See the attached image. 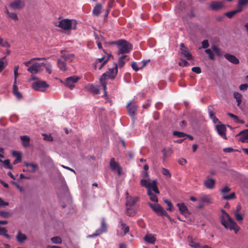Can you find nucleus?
<instances>
[{
  "label": "nucleus",
  "mask_w": 248,
  "mask_h": 248,
  "mask_svg": "<svg viewBox=\"0 0 248 248\" xmlns=\"http://www.w3.org/2000/svg\"><path fill=\"white\" fill-rule=\"evenodd\" d=\"M221 212L220 220L222 225L226 229L234 230L236 233L239 231L240 227L224 210L222 209Z\"/></svg>",
  "instance_id": "obj_1"
},
{
  "label": "nucleus",
  "mask_w": 248,
  "mask_h": 248,
  "mask_svg": "<svg viewBox=\"0 0 248 248\" xmlns=\"http://www.w3.org/2000/svg\"><path fill=\"white\" fill-rule=\"evenodd\" d=\"M112 44L117 46L118 50L117 53L118 55L128 53L132 49V44L124 39H120L117 41L113 42Z\"/></svg>",
  "instance_id": "obj_2"
},
{
  "label": "nucleus",
  "mask_w": 248,
  "mask_h": 248,
  "mask_svg": "<svg viewBox=\"0 0 248 248\" xmlns=\"http://www.w3.org/2000/svg\"><path fill=\"white\" fill-rule=\"evenodd\" d=\"M118 73V65L116 63H113V66L110 68L104 73L100 78V81H107L108 79H113Z\"/></svg>",
  "instance_id": "obj_3"
},
{
  "label": "nucleus",
  "mask_w": 248,
  "mask_h": 248,
  "mask_svg": "<svg viewBox=\"0 0 248 248\" xmlns=\"http://www.w3.org/2000/svg\"><path fill=\"white\" fill-rule=\"evenodd\" d=\"M75 23V21L74 20L64 19L60 21L59 24L56 26L64 30H69L76 28Z\"/></svg>",
  "instance_id": "obj_4"
},
{
  "label": "nucleus",
  "mask_w": 248,
  "mask_h": 248,
  "mask_svg": "<svg viewBox=\"0 0 248 248\" xmlns=\"http://www.w3.org/2000/svg\"><path fill=\"white\" fill-rule=\"evenodd\" d=\"M31 86L35 91L45 92L48 88L49 85L45 81L37 80L32 83Z\"/></svg>",
  "instance_id": "obj_5"
},
{
  "label": "nucleus",
  "mask_w": 248,
  "mask_h": 248,
  "mask_svg": "<svg viewBox=\"0 0 248 248\" xmlns=\"http://www.w3.org/2000/svg\"><path fill=\"white\" fill-rule=\"evenodd\" d=\"M45 65V63L43 62H35L32 65L28 67V68L27 69V71L32 74H36L38 73H39L41 71V67Z\"/></svg>",
  "instance_id": "obj_6"
},
{
  "label": "nucleus",
  "mask_w": 248,
  "mask_h": 248,
  "mask_svg": "<svg viewBox=\"0 0 248 248\" xmlns=\"http://www.w3.org/2000/svg\"><path fill=\"white\" fill-rule=\"evenodd\" d=\"M107 225L105 222V220L104 218H103L101 221V227L97 230L95 233L92 234V235H90L88 236V237H94L96 236H97L99 235L100 234H102V233L105 232L107 231Z\"/></svg>",
  "instance_id": "obj_7"
},
{
  "label": "nucleus",
  "mask_w": 248,
  "mask_h": 248,
  "mask_svg": "<svg viewBox=\"0 0 248 248\" xmlns=\"http://www.w3.org/2000/svg\"><path fill=\"white\" fill-rule=\"evenodd\" d=\"M230 190L231 189L229 187H224V188L221 190V192L224 199L226 200H230L234 199L236 198L234 192H232L229 195H227V193H228Z\"/></svg>",
  "instance_id": "obj_8"
},
{
  "label": "nucleus",
  "mask_w": 248,
  "mask_h": 248,
  "mask_svg": "<svg viewBox=\"0 0 248 248\" xmlns=\"http://www.w3.org/2000/svg\"><path fill=\"white\" fill-rule=\"evenodd\" d=\"M126 203L125 205L126 207H133V206L139 200V197H133L131 196H129V194L128 192H126Z\"/></svg>",
  "instance_id": "obj_9"
},
{
  "label": "nucleus",
  "mask_w": 248,
  "mask_h": 248,
  "mask_svg": "<svg viewBox=\"0 0 248 248\" xmlns=\"http://www.w3.org/2000/svg\"><path fill=\"white\" fill-rule=\"evenodd\" d=\"M79 79L78 77L75 76L68 77L65 80V84L70 89H73L75 86L74 84L76 83Z\"/></svg>",
  "instance_id": "obj_10"
},
{
  "label": "nucleus",
  "mask_w": 248,
  "mask_h": 248,
  "mask_svg": "<svg viewBox=\"0 0 248 248\" xmlns=\"http://www.w3.org/2000/svg\"><path fill=\"white\" fill-rule=\"evenodd\" d=\"M133 101L134 99L130 101L129 102H128L126 106V108L127 109L128 113L129 115L131 116H133L136 115L137 110V106L133 104Z\"/></svg>",
  "instance_id": "obj_11"
},
{
  "label": "nucleus",
  "mask_w": 248,
  "mask_h": 248,
  "mask_svg": "<svg viewBox=\"0 0 248 248\" xmlns=\"http://www.w3.org/2000/svg\"><path fill=\"white\" fill-rule=\"evenodd\" d=\"M25 2L21 0H15L10 4V7L13 10H20L24 7Z\"/></svg>",
  "instance_id": "obj_12"
},
{
  "label": "nucleus",
  "mask_w": 248,
  "mask_h": 248,
  "mask_svg": "<svg viewBox=\"0 0 248 248\" xmlns=\"http://www.w3.org/2000/svg\"><path fill=\"white\" fill-rule=\"evenodd\" d=\"M149 206L155 211L156 213L160 216H163L164 214L165 210L158 204H153L151 203H148Z\"/></svg>",
  "instance_id": "obj_13"
},
{
  "label": "nucleus",
  "mask_w": 248,
  "mask_h": 248,
  "mask_svg": "<svg viewBox=\"0 0 248 248\" xmlns=\"http://www.w3.org/2000/svg\"><path fill=\"white\" fill-rule=\"evenodd\" d=\"M120 228L123 231V233L117 231V235L119 236L123 237L129 231V226L124 223L122 220L120 221Z\"/></svg>",
  "instance_id": "obj_14"
},
{
  "label": "nucleus",
  "mask_w": 248,
  "mask_h": 248,
  "mask_svg": "<svg viewBox=\"0 0 248 248\" xmlns=\"http://www.w3.org/2000/svg\"><path fill=\"white\" fill-rule=\"evenodd\" d=\"M180 49L182 54L186 58L187 60H190L193 59V56L191 53L188 50L187 47L185 46L184 44L181 43L180 44Z\"/></svg>",
  "instance_id": "obj_15"
},
{
  "label": "nucleus",
  "mask_w": 248,
  "mask_h": 248,
  "mask_svg": "<svg viewBox=\"0 0 248 248\" xmlns=\"http://www.w3.org/2000/svg\"><path fill=\"white\" fill-rule=\"evenodd\" d=\"M216 129L218 134L224 139L226 140V127L223 124L216 125Z\"/></svg>",
  "instance_id": "obj_16"
},
{
  "label": "nucleus",
  "mask_w": 248,
  "mask_h": 248,
  "mask_svg": "<svg viewBox=\"0 0 248 248\" xmlns=\"http://www.w3.org/2000/svg\"><path fill=\"white\" fill-rule=\"evenodd\" d=\"M109 165L112 170H116L118 174L119 175H121V168L118 164L115 161V159L114 158H111L110 159Z\"/></svg>",
  "instance_id": "obj_17"
},
{
  "label": "nucleus",
  "mask_w": 248,
  "mask_h": 248,
  "mask_svg": "<svg viewBox=\"0 0 248 248\" xmlns=\"http://www.w3.org/2000/svg\"><path fill=\"white\" fill-rule=\"evenodd\" d=\"M210 8L213 11H218L223 6V3L221 1H213L210 5Z\"/></svg>",
  "instance_id": "obj_18"
},
{
  "label": "nucleus",
  "mask_w": 248,
  "mask_h": 248,
  "mask_svg": "<svg viewBox=\"0 0 248 248\" xmlns=\"http://www.w3.org/2000/svg\"><path fill=\"white\" fill-rule=\"evenodd\" d=\"M140 184L141 186H157V182L155 179H142L141 180Z\"/></svg>",
  "instance_id": "obj_19"
},
{
  "label": "nucleus",
  "mask_w": 248,
  "mask_h": 248,
  "mask_svg": "<svg viewBox=\"0 0 248 248\" xmlns=\"http://www.w3.org/2000/svg\"><path fill=\"white\" fill-rule=\"evenodd\" d=\"M225 58L231 63L237 64L239 63V60L234 55L226 53L224 55Z\"/></svg>",
  "instance_id": "obj_20"
},
{
  "label": "nucleus",
  "mask_w": 248,
  "mask_h": 248,
  "mask_svg": "<svg viewBox=\"0 0 248 248\" xmlns=\"http://www.w3.org/2000/svg\"><path fill=\"white\" fill-rule=\"evenodd\" d=\"M24 165L27 168V171L34 172L38 169V166L33 163L24 162Z\"/></svg>",
  "instance_id": "obj_21"
},
{
  "label": "nucleus",
  "mask_w": 248,
  "mask_h": 248,
  "mask_svg": "<svg viewBox=\"0 0 248 248\" xmlns=\"http://www.w3.org/2000/svg\"><path fill=\"white\" fill-rule=\"evenodd\" d=\"M64 50H61V58L64 59V61H69L71 62L74 58L75 55L72 53H65Z\"/></svg>",
  "instance_id": "obj_22"
},
{
  "label": "nucleus",
  "mask_w": 248,
  "mask_h": 248,
  "mask_svg": "<svg viewBox=\"0 0 248 248\" xmlns=\"http://www.w3.org/2000/svg\"><path fill=\"white\" fill-rule=\"evenodd\" d=\"M237 135L240 136V140L241 142H245L247 140H248V129H245L240 131Z\"/></svg>",
  "instance_id": "obj_23"
},
{
  "label": "nucleus",
  "mask_w": 248,
  "mask_h": 248,
  "mask_svg": "<svg viewBox=\"0 0 248 248\" xmlns=\"http://www.w3.org/2000/svg\"><path fill=\"white\" fill-rule=\"evenodd\" d=\"M177 206L179 208L180 213L183 214H187L188 213V210L186 206L184 203H178Z\"/></svg>",
  "instance_id": "obj_24"
},
{
  "label": "nucleus",
  "mask_w": 248,
  "mask_h": 248,
  "mask_svg": "<svg viewBox=\"0 0 248 248\" xmlns=\"http://www.w3.org/2000/svg\"><path fill=\"white\" fill-rule=\"evenodd\" d=\"M20 140L22 141V145L24 147H27L30 146V138L28 136H20Z\"/></svg>",
  "instance_id": "obj_25"
},
{
  "label": "nucleus",
  "mask_w": 248,
  "mask_h": 248,
  "mask_svg": "<svg viewBox=\"0 0 248 248\" xmlns=\"http://www.w3.org/2000/svg\"><path fill=\"white\" fill-rule=\"evenodd\" d=\"M248 4V0H238L237 4V11L241 12L243 10V7Z\"/></svg>",
  "instance_id": "obj_26"
},
{
  "label": "nucleus",
  "mask_w": 248,
  "mask_h": 248,
  "mask_svg": "<svg viewBox=\"0 0 248 248\" xmlns=\"http://www.w3.org/2000/svg\"><path fill=\"white\" fill-rule=\"evenodd\" d=\"M57 65L59 68L62 71H65L66 70L67 66L65 62V61H63L61 59H59L57 61Z\"/></svg>",
  "instance_id": "obj_27"
},
{
  "label": "nucleus",
  "mask_w": 248,
  "mask_h": 248,
  "mask_svg": "<svg viewBox=\"0 0 248 248\" xmlns=\"http://www.w3.org/2000/svg\"><path fill=\"white\" fill-rule=\"evenodd\" d=\"M13 93L18 100L22 98V94L18 91V87L16 84H13Z\"/></svg>",
  "instance_id": "obj_28"
},
{
  "label": "nucleus",
  "mask_w": 248,
  "mask_h": 248,
  "mask_svg": "<svg viewBox=\"0 0 248 248\" xmlns=\"http://www.w3.org/2000/svg\"><path fill=\"white\" fill-rule=\"evenodd\" d=\"M144 239L146 242L150 244H154L156 240L155 237L152 234L146 235Z\"/></svg>",
  "instance_id": "obj_29"
},
{
  "label": "nucleus",
  "mask_w": 248,
  "mask_h": 248,
  "mask_svg": "<svg viewBox=\"0 0 248 248\" xmlns=\"http://www.w3.org/2000/svg\"><path fill=\"white\" fill-rule=\"evenodd\" d=\"M16 238L17 241L19 243H23L27 239V236L26 235L22 233L20 231L17 232Z\"/></svg>",
  "instance_id": "obj_30"
},
{
  "label": "nucleus",
  "mask_w": 248,
  "mask_h": 248,
  "mask_svg": "<svg viewBox=\"0 0 248 248\" xmlns=\"http://www.w3.org/2000/svg\"><path fill=\"white\" fill-rule=\"evenodd\" d=\"M233 97L236 99L237 106H239L242 102V95L239 93L235 92L233 93Z\"/></svg>",
  "instance_id": "obj_31"
},
{
  "label": "nucleus",
  "mask_w": 248,
  "mask_h": 248,
  "mask_svg": "<svg viewBox=\"0 0 248 248\" xmlns=\"http://www.w3.org/2000/svg\"><path fill=\"white\" fill-rule=\"evenodd\" d=\"M88 90L94 94H97L99 93V90L97 86H94L93 84L90 85L88 86Z\"/></svg>",
  "instance_id": "obj_32"
},
{
  "label": "nucleus",
  "mask_w": 248,
  "mask_h": 248,
  "mask_svg": "<svg viewBox=\"0 0 248 248\" xmlns=\"http://www.w3.org/2000/svg\"><path fill=\"white\" fill-rule=\"evenodd\" d=\"M147 194L149 196L151 201L155 202H158V199L156 196L152 192L150 189H147Z\"/></svg>",
  "instance_id": "obj_33"
},
{
  "label": "nucleus",
  "mask_w": 248,
  "mask_h": 248,
  "mask_svg": "<svg viewBox=\"0 0 248 248\" xmlns=\"http://www.w3.org/2000/svg\"><path fill=\"white\" fill-rule=\"evenodd\" d=\"M5 13L7 14L8 16L14 20H17L18 19V16L16 13L10 12L9 10L6 9Z\"/></svg>",
  "instance_id": "obj_34"
},
{
  "label": "nucleus",
  "mask_w": 248,
  "mask_h": 248,
  "mask_svg": "<svg viewBox=\"0 0 248 248\" xmlns=\"http://www.w3.org/2000/svg\"><path fill=\"white\" fill-rule=\"evenodd\" d=\"M101 5L100 4H97L93 8V13L94 15L96 16H98L101 12Z\"/></svg>",
  "instance_id": "obj_35"
},
{
  "label": "nucleus",
  "mask_w": 248,
  "mask_h": 248,
  "mask_svg": "<svg viewBox=\"0 0 248 248\" xmlns=\"http://www.w3.org/2000/svg\"><path fill=\"white\" fill-rule=\"evenodd\" d=\"M127 57V55H123L121 56L118 60V66L120 68H122L124 65L126 61H125V59Z\"/></svg>",
  "instance_id": "obj_36"
},
{
  "label": "nucleus",
  "mask_w": 248,
  "mask_h": 248,
  "mask_svg": "<svg viewBox=\"0 0 248 248\" xmlns=\"http://www.w3.org/2000/svg\"><path fill=\"white\" fill-rule=\"evenodd\" d=\"M126 213L130 217H133L136 214V210L134 209L133 207H126Z\"/></svg>",
  "instance_id": "obj_37"
},
{
  "label": "nucleus",
  "mask_w": 248,
  "mask_h": 248,
  "mask_svg": "<svg viewBox=\"0 0 248 248\" xmlns=\"http://www.w3.org/2000/svg\"><path fill=\"white\" fill-rule=\"evenodd\" d=\"M212 50L216 53V54L218 56H221L223 55V53L221 51V50L220 48H219L216 45H213L211 47Z\"/></svg>",
  "instance_id": "obj_38"
},
{
  "label": "nucleus",
  "mask_w": 248,
  "mask_h": 248,
  "mask_svg": "<svg viewBox=\"0 0 248 248\" xmlns=\"http://www.w3.org/2000/svg\"><path fill=\"white\" fill-rule=\"evenodd\" d=\"M105 57H103L101 58H98L96 60L95 62L93 64V67L96 69L97 68V64L99 63H103L104 61L107 59Z\"/></svg>",
  "instance_id": "obj_39"
},
{
  "label": "nucleus",
  "mask_w": 248,
  "mask_h": 248,
  "mask_svg": "<svg viewBox=\"0 0 248 248\" xmlns=\"http://www.w3.org/2000/svg\"><path fill=\"white\" fill-rule=\"evenodd\" d=\"M50 240L52 243L53 244H61L62 243V240L61 238L59 236H54L51 237Z\"/></svg>",
  "instance_id": "obj_40"
},
{
  "label": "nucleus",
  "mask_w": 248,
  "mask_h": 248,
  "mask_svg": "<svg viewBox=\"0 0 248 248\" xmlns=\"http://www.w3.org/2000/svg\"><path fill=\"white\" fill-rule=\"evenodd\" d=\"M215 184V180L212 178H208L205 180V186H214Z\"/></svg>",
  "instance_id": "obj_41"
},
{
  "label": "nucleus",
  "mask_w": 248,
  "mask_h": 248,
  "mask_svg": "<svg viewBox=\"0 0 248 248\" xmlns=\"http://www.w3.org/2000/svg\"><path fill=\"white\" fill-rule=\"evenodd\" d=\"M3 163V166L5 169H8L10 170L13 169V167L10 164V160L9 159H6L2 162Z\"/></svg>",
  "instance_id": "obj_42"
},
{
  "label": "nucleus",
  "mask_w": 248,
  "mask_h": 248,
  "mask_svg": "<svg viewBox=\"0 0 248 248\" xmlns=\"http://www.w3.org/2000/svg\"><path fill=\"white\" fill-rule=\"evenodd\" d=\"M164 202L167 205L168 207L167 208V210L169 211H173V206L171 202L169 200L165 199L164 200Z\"/></svg>",
  "instance_id": "obj_43"
},
{
  "label": "nucleus",
  "mask_w": 248,
  "mask_h": 248,
  "mask_svg": "<svg viewBox=\"0 0 248 248\" xmlns=\"http://www.w3.org/2000/svg\"><path fill=\"white\" fill-rule=\"evenodd\" d=\"M0 46L4 47H9L10 45L7 41V40H3V39L0 36Z\"/></svg>",
  "instance_id": "obj_44"
},
{
  "label": "nucleus",
  "mask_w": 248,
  "mask_h": 248,
  "mask_svg": "<svg viewBox=\"0 0 248 248\" xmlns=\"http://www.w3.org/2000/svg\"><path fill=\"white\" fill-rule=\"evenodd\" d=\"M208 110L209 112V114L210 117L211 119H212L214 117H215V113L214 111V107L213 106H209L208 108Z\"/></svg>",
  "instance_id": "obj_45"
},
{
  "label": "nucleus",
  "mask_w": 248,
  "mask_h": 248,
  "mask_svg": "<svg viewBox=\"0 0 248 248\" xmlns=\"http://www.w3.org/2000/svg\"><path fill=\"white\" fill-rule=\"evenodd\" d=\"M239 11H237V9L235 10H233L229 12H227L225 14V15L227 16L228 17L231 18H232L234 15H235L237 13H239Z\"/></svg>",
  "instance_id": "obj_46"
},
{
  "label": "nucleus",
  "mask_w": 248,
  "mask_h": 248,
  "mask_svg": "<svg viewBox=\"0 0 248 248\" xmlns=\"http://www.w3.org/2000/svg\"><path fill=\"white\" fill-rule=\"evenodd\" d=\"M11 216V214L7 211H0V216L5 218H8Z\"/></svg>",
  "instance_id": "obj_47"
},
{
  "label": "nucleus",
  "mask_w": 248,
  "mask_h": 248,
  "mask_svg": "<svg viewBox=\"0 0 248 248\" xmlns=\"http://www.w3.org/2000/svg\"><path fill=\"white\" fill-rule=\"evenodd\" d=\"M161 173L167 177H170L171 176L170 172L169 170L167 169L162 168L161 170Z\"/></svg>",
  "instance_id": "obj_48"
},
{
  "label": "nucleus",
  "mask_w": 248,
  "mask_h": 248,
  "mask_svg": "<svg viewBox=\"0 0 248 248\" xmlns=\"http://www.w3.org/2000/svg\"><path fill=\"white\" fill-rule=\"evenodd\" d=\"M205 52L206 53L208 54L210 59H211L212 60H215V55L210 49H209V48L206 49L205 50Z\"/></svg>",
  "instance_id": "obj_49"
},
{
  "label": "nucleus",
  "mask_w": 248,
  "mask_h": 248,
  "mask_svg": "<svg viewBox=\"0 0 248 248\" xmlns=\"http://www.w3.org/2000/svg\"><path fill=\"white\" fill-rule=\"evenodd\" d=\"M174 136H177L178 138H183L186 136V134L182 132L174 131L173 133Z\"/></svg>",
  "instance_id": "obj_50"
},
{
  "label": "nucleus",
  "mask_w": 248,
  "mask_h": 248,
  "mask_svg": "<svg viewBox=\"0 0 248 248\" xmlns=\"http://www.w3.org/2000/svg\"><path fill=\"white\" fill-rule=\"evenodd\" d=\"M18 68H19V66L18 65L17 66H16L14 67L15 80H14V84H16L17 78V77L18 76Z\"/></svg>",
  "instance_id": "obj_51"
},
{
  "label": "nucleus",
  "mask_w": 248,
  "mask_h": 248,
  "mask_svg": "<svg viewBox=\"0 0 248 248\" xmlns=\"http://www.w3.org/2000/svg\"><path fill=\"white\" fill-rule=\"evenodd\" d=\"M100 83L103 87V90L104 91V93L103 96H107V81H100Z\"/></svg>",
  "instance_id": "obj_52"
},
{
  "label": "nucleus",
  "mask_w": 248,
  "mask_h": 248,
  "mask_svg": "<svg viewBox=\"0 0 248 248\" xmlns=\"http://www.w3.org/2000/svg\"><path fill=\"white\" fill-rule=\"evenodd\" d=\"M202 201L203 202H206L208 203L211 202V198L208 196H205L203 197L202 198Z\"/></svg>",
  "instance_id": "obj_53"
},
{
  "label": "nucleus",
  "mask_w": 248,
  "mask_h": 248,
  "mask_svg": "<svg viewBox=\"0 0 248 248\" xmlns=\"http://www.w3.org/2000/svg\"><path fill=\"white\" fill-rule=\"evenodd\" d=\"M4 59V57L0 59V72L3 70L6 65L5 63L3 61Z\"/></svg>",
  "instance_id": "obj_54"
},
{
  "label": "nucleus",
  "mask_w": 248,
  "mask_h": 248,
  "mask_svg": "<svg viewBox=\"0 0 248 248\" xmlns=\"http://www.w3.org/2000/svg\"><path fill=\"white\" fill-rule=\"evenodd\" d=\"M44 139L46 140L52 141L53 140V138L50 135H47L46 134H43Z\"/></svg>",
  "instance_id": "obj_55"
},
{
  "label": "nucleus",
  "mask_w": 248,
  "mask_h": 248,
  "mask_svg": "<svg viewBox=\"0 0 248 248\" xmlns=\"http://www.w3.org/2000/svg\"><path fill=\"white\" fill-rule=\"evenodd\" d=\"M234 214L235 217L237 221H241L243 219V216L239 213H234Z\"/></svg>",
  "instance_id": "obj_56"
},
{
  "label": "nucleus",
  "mask_w": 248,
  "mask_h": 248,
  "mask_svg": "<svg viewBox=\"0 0 248 248\" xmlns=\"http://www.w3.org/2000/svg\"><path fill=\"white\" fill-rule=\"evenodd\" d=\"M44 66H45L46 72H48V74H51L52 73L51 65L49 63H48L47 64L45 63V65Z\"/></svg>",
  "instance_id": "obj_57"
},
{
  "label": "nucleus",
  "mask_w": 248,
  "mask_h": 248,
  "mask_svg": "<svg viewBox=\"0 0 248 248\" xmlns=\"http://www.w3.org/2000/svg\"><path fill=\"white\" fill-rule=\"evenodd\" d=\"M179 65L181 66H186L189 65V63L187 62V61L185 60H182L179 63Z\"/></svg>",
  "instance_id": "obj_58"
},
{
  "label": "nucleus",
  "mask_w": 248,
  "mask_h": 248,
  "mask_svg": "<svg viewBox=\"0 0 248 248\" xmlns=\"http://www.w3.org/2000/svg\"><path fill=\"white\" fill-rule=\"evenodd\" d=\"M202 47L203 48H207L209 46V44L207 40H204L202 42Z\"/></svg>",
  "instance_id": "obj_59"
},
{
  "label": "nucleus",
  "mask_w": 248,
  "mask_h": 248,
  "mask_svg": "<svg viewBox=\"0 0 248 248\" xmlns=\"http://www.w3.org/2000/svg\"><path fill=\"white\" fill-rule=\"evenodd\" d=\"M148 189H150L153 193L155 192L156 194L159 193V191L158 189V187H147Z\"/></svg>",
  "instance_id": "obj_60"
},
{
  "label": "nucleus",
  "mask_w": 248,
  "mask_h": 248,
  "mask_svg": "<svg viewBox=\"0 0 248 248\" xmlns=\"http://www.w3.org/2000/svg\"><path fill=\"white\" fill-rule=\"evenodd\" d=\"M108 58L106 59L103 63H99V64H97V68L100 70L104 66V65L108 61Z\"/></svg>",
  "instance_id": "obj_61"
},
{
  "label": "nucleus",
  "mask_w": 248,
  "mask_h": 248,
  "mask_svg": "<svg viewBox=\"0 0 248 248\" xmlns=\"http://www.w3.org/2000/svg\"><path fill=\"white\" fill-rule=\"evenodd\" d=\"M248 88V84H243L240 85L239 89L241 91H246L247 90Z\"/></svg>",
  "instance_id": "obj_62"
},
{
  "label": "nucleus",
  "mask_w": 248,
  "mask_h": 248,
  "mask_svg": "<svg viewBox=\"0 0 248 248\" xmlns=\"http://www.w3.org/2000/svg\"><path fill=\"white\" fill-rule=\"evenodd\" d=\"M192 71L197 74L201 73V69L199 67H194L192 68Z\"/></svg>",
  "instance_id": "obj_63"
},
{
  "label": "nucleus",
  "mask_w": 248,
  "mask_h": 248,
  "mask_svg": "<svg viewBox=\"0 0 248 248\" xmlns=\"http://www.w3.org/2000/svg\"><path fill=\"white\" fill-rule=\"evenodd\" d=\"M12 155L16 158L21 157V154L19 152L14 151L12 152Z\"/></svg>",
  "instance_id": "obj_64"
}]
</instances>
